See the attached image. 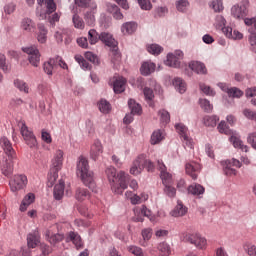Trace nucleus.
<instances>
[{"label": "nucleus", "mask_w": 256, "mask_h": 256, "mask_svg": "<svg viewBox=\"0 0 256 256\" xmlns=\"http://www.w3.org/2000/svg\"><path fill=\"white\" fill-rule=\"evenodd\" d=\"M89 8L91 11H87L84 14V21L87 23V25H95V13H97V4L91 3Z\"/></svg>", "instance_id": "nucleus-25"}, {"label": "nucleus", "mask_w": 256, "mask_h": 256, "mask_svg": "<svg viewBox=\"0 0 256 256\" xmlns=\"http://www.w3.org/2000/svg\"><path fill=\"white\" fill-rule=\"evenodd\" d=\"M163 139H165V132L158 129L152 133L150 143L151 145H159Z\"/></svg>", "instance_id": "nucleus-33"}, {"label": "nucleus", "mask_w": 256, "mask_h": 256, "mask_svg": "<svg viewBox=\"0 0 256 256\" xmlns=\"http://www.w3.org/2000/svg\"><path fill=\"white\" fill-rule=\"evenodd\" d=\"M134 221L143 223V217H148L150 221H153L151 216V210L147 209L145 206L134 208Z\"/></svg>", "instance_id": "nucleus-18"}, {"label": "nucleus", "mask_w": 256, "mask_h": 256, "mask_svg": "<svg viewBox=\"0 0 256 256\" xmlns=\"http://www.w3.org/2000/svg\"><path fill=\"white\" fill-rule=\"evenodd\" d=\"M107 11L114 17L117 21H121L123 19V13H121V9L115 4H107Z\"/></svg>", "instance_id": "nucleus-32"}, {"label": "nucleus", "mask_w": 256, "mask_h": 256, "mask_svg": "<svg viewBox=\"0 0 256 256\" xmlns=\"http://www.w3.org/2000/svg\"><path fill=\"white\" fill-rule=\"evenodd\" d=\"M73 13L72 22L74 23V27L76 29H85V21H83V18L77 15V12L74 11Z\"/></svg>", "instance_id": "nucleus-44"}, {"label": "nucleus", "mask_w": 256, "mask_h": 256, "mask_svg": "<svg viewBox=\"0 0 256 256\" xmlns=\"http://www.w3.org/2000/svg\"><path fill=\"white\" fill-rule=\"evenodd\" d=\"M44 3L46 5V11H39V8H37L36 15L39 17L40 20L47 19L48 15H51V13H55L57 11V5L55 4V1L53 0H44Z\"/></svg>", "instance_id": "nucleus-17"}, {"label": "nucleus", "mask_w": 256, "mask_h": 256, "mask_svg": "<svg viewBox=\"0 0 256 256\" xmlns=\"http://www.w3.org/2000/svg\"><path fill=\"white\" fill-rule=\"evenodd\" d=\"M0 145L2 149H4V152L8 157H15V150L13 149V144H11V141L7 137H1L0 138Z\"/></svg>", "instance_id": "nucleus-24"}, {"label": "nucleus", "mask_w": 256, "mask_h": 256, "mask_svg": "<svg viewBox=\"0 0 256 256\" xmlns=\"http://www.w3.org/2000/svg\"><path fill=\"white\" fill-rule=\"evenodd\" d=\"M159 256H169L171 255V246L169 244L162 242L158 245Z\"/></svg>", "instance_id": "nucleus-48"}, {"label": "nucleus", "mask_w": 256, "mask_h": 256, "mask_svg": "<svg viewBox=\"0 0 256 256\" xmlns=\"http://www.w3.org/2000/svg\"><path fill=\"white\" fill-rule=\"evenodd\" d=\"M39 243H41V236H39L38 231H34V232L28 234L27 245H28L29 249H35V247H37V245H39Z\"/></svg>", "instance_id": "nucleus-27"}, {"label": "nucleus", "mask_w": 256, "mask_h": 256, "mask_svg": "<svg viewBox=\"0 0 256 256\" xmlns=\"http://www.w3.org/2000/svg\"><path fill=\"white\" fill-rule=\"evenodd\" d=\"M244 23L249 27L248 32L250 36L248 41L250 43V49L253 53H256V18H245Z\"/></svg>", "instance_id": "nucleus-6"}, {"label": "nucleus", "mask_w": 256, "mask_h": 256, "mask_svg": "<svg viewBox=\"0 0 256 256\" xmlns=\"http://www.w3.org/2000/svg\"><path fill=\"white\" fill-rule=\"evenodd\" d=\"M143 155L139 156L133 163L132 167L130 168L131 175H139L141 171H143Z\"/></svg>", "instance_id": "nucleus-29"}, {"label": "nucleus", "mask_w": 256, "mask_h": 256, "mask_svg": "<svg viewBox=\"0 0 256 256\" xmlns=\"http://www.w3.org/2000/svg\"><path fill=\"white\" fill-rule=\"evenodd\" d=\"M200 89L202 93H205V95H209L210 97H215V90L212 89L211 87L205 84H200Z\"/></svg>", "instance_id": "nucleus-62"}, {"label": "nucleus", "mask_w": 256, "mask_h": 256, "mask_svg": "<svg viewBox=\"0 0 256 256\" xmlns=\"http://www.w3.org/2000/svg\"><path fill=\"white\" fill-rule=\"evenodd\" d=\"M143 241L140 242L142 247H147V241L153 237V230L151 228H146L142 230Z\"/></svg>", "instance_id": "nucleus-43"}, {"label": "nucleus", "mask_w": 256, "mask_h": 256, "mask_svg": "<svg viewBox=\"0 0 256 256\" xmlns=\"http://www.w3.org/2000/svg\"><path fill=\"white\" fill-rule=\"evenodd\" d=\"M98 109L101 113L107 114L111 112V104L107 100L102 99L98 102Z\"/></svg>", "instance_id": "nucleus-49"}, {"label": "nucleus", "mask_w": 256, "mask_h": 256, "mask_svg": "<svg viewBox=\"0 0 256 256\" xmlns=\"http://www.w3.org/2000/svg\"><path fill=\"white\" fill-rule=\"evenodd\" d=\"M138 4L140 9L143 11H151L153 9V4H151V0H138Z\"/></svg>", "instance_id": "nucleus-59"}, {"label": "nucleus", "mask_w": 256, "mask_h": 256, "mask_svg": "<svg viewBox=\"0 0 256 256\" xmlns=\"http://www.w3.org/2000/svg\"><path fill=\"white\" fill-rule=\"evenodd\" d=\"M24 53L28 55V61L33 67H39V63L41 61V54L39 53V49L35 46H30L26 48H22Z\"/></svg>", "instance_id": "nucleus-9"}, {"label": "nucleus", "mask_w": 256, "mask_h": 256, "mask_svg": "<svg viewBox=\"0 0 256 256\" xmlns=\"http://www.w3.org/2000/svg\"><path fill=\"white\" fill-rule=\"evenodd\" d=\"M218 87L222 91L227 93L229 97H236L237 99H239V97H243V91L239 90V88H236V87L229 88L225 83H218Z\"/></svg>", "instance_id": "nucleus-21"}, {"label": "nucleus", "mask_w": 256, "mask_h": 256, "mask_svg": "<svg viewBox=\"0 0 256 256\" xmlns=\"http://www.w3.org/2000/svg\"><path fill=\"white\" fill-rule=\"evenodd\" d=\"M54 199L56 201H61L63 199V195H65V180L60 179L59 183L54 186L53 190Z\"/></svg>", "instance_id": "nucleus-26"}, {"label": "nucleus", "mask_w": 256, "mask_h": 256, "mask_svg": "<svg viewBox=\"0 0 256 256\" xmlns=\"http://www.w3.org/2000/svg\"><path fill=\"white\" fill-rule=\"evenodd\" d=\"M222 165L225 175L231 177L232 175H237V170H235L233 167H237L238 169H240L241 161L233 158L231 160H226L222 162Z\"/></svg>", "instance_id": "nucleus-11"}, {"label": "nucleus", "mask_w": 256, "mask_h": 256, "mask_svg": "<svg viewBox=\"0 0 256 256\" xmlns=\"http://www.w3.org/2000/svg\"><path fill=\"white\" fill-rule=\"evenodd\" d=\"M157 165L163 185H173V176L167 172V166H165L162 160H158Z\"/></svg>", "instance_id": "nucleus-14"}, {"label": "nucleus", "mask_w": 256, "mask_h": 256, "mask_svg": "<svg viewBox=\"0 0 256 256\" xmlns=\"http://www.w3.org/2000/svg\"><path fill=\"white\" fill-rule=\"evenodd\" d=\"M187 214V207L183 205V203L178 202L174 210L171 211L172 217H183V215Z\"/></svg>", "instance_id": "nucleus-37"}, {"label": "nucleus", "mask_w": 256, "mask_h": 256, "mask_svg": "<svg viewBox=\"0 0 256 256\" xmlns=\"http://www.w3.org/2000/svg\"><path fill=\"white\" fill-rule=\"evenodd\" d=\"M99 37H100V35H99V33H97V30H95V29L89 30L88 41H89L90 45H95V43H97L99 41V39H101Z\"/></svg>", "instance_id": "nucleus-51"}, {"label": "nucleus", "mask_w": 256, "mask_h": 256, "mask_svg": "<svg viewBox=\"0 0 256 256\" xmlns=\"http://www.w3.org/2000/svg\"><path fill=\"white\" fill-rule=\"evenodd\" d=\"M177 133H179L181 139L183 140L184 147H188V149H193V140L189 138V130L187 129V126H184L183 124H176L175 125Z\"/></svg>", "instance_id": "nucleus-10"}, {"label": "nucleus", "mask_w": 256, "mask_h": 256, "mask_svg": "<svg viewBox=\"0 0 256 256\" xmlns=\"http://www.w3.org/2000/svg\"><path fill=\"white\" fill-rule=\"evenodd\" d=\"M55 67H61V69H68L67 63L63 61V58H61L60 56H56L55 58H52L44 63V73L46 75H53V69H55Z\"/></svg>", "instance_id": "nucleus-5"}, {"label": "nucleus", "mask_w": 256, "mask_h": 256, "mask_svg": "<svg viewBox=\"0 0 256 256\" xmlns=\"http://www.w3.org/2000/svg\"><path fill=\"white\" fill-rule=\"evenodd\" d=\"M159 115H160V121L164 125H167V123L171 121V115L166 110H160Z\"/></svg>", "instance_id": "nucleus-60"}, {"label": "nucleus", "mask_w": 256, "mask_h": 256, "mask_svg": "<svg viewBox=\"0 0 256 256\" xmlns=\"http://www.w3.org/2000/svg\"><path fill=\"white\" fill-rule=\"evenodd\" d=\"M189 67L192 71H194L198 75H205L207 73V68L205 67V64L201 62L192 61L190 62Z\"/></svg>", "instance_id": "nucleus-30"}, {"label": "nucleus", "mask_w": 256, "mask_h": 256, "mask_svg": "<svg viewBox=\"0 0 256 256\" xmlns=\"http://www.w3.org/2000/svg\"><path fill=\"white\" fill-rule=\"evenodd\" d=\"M173 86L175 87L176 91H179L181 94L187 91V83H185V81L179 77L174 78Z\"/></svg>", "instance_id": "nucleus-40"}, {"label": "nucleus", "mask_w": 256, "mask_h": 256, "mask_svg": "<svg viewBox=\"0 0 256 256\" xmlns=\"http://www.w3.org/2000/svg\"><path fill=\"white\" fill-rule=\"evenodd\" d=\"M247 143L252 145L253 149H256V131L248 134Z\"/></svg>", "instance_id": "nucleus-63"}, {"label": "nucleus", "mask_w": 256, "mask_h": 256, "mask_svg": "<svg viewBox=\"0 0 256 256\" xmlns=\"http://www.w3.org/2000/svg\"><path fill=\"white\" fill-rule=\"evenodd\" d=\"M77 175L81 177V180L86 187H89V189L97 193V190H95L96 185L93 172L89 170V161L83 156L78 158Z\"/></svg>", "instance_id": "nucleus-2"}, {"label": "nucleus", "mask_w": 256, "mask_h": 256, "mask_svg": "<svg viewBox=\"0 0 256 256\" xmlns=\"http://www.w3.org/2000/svg\"><path fill=\"white\" fill-rule=\"evenodd\" d=\"M46 239L51 243V245H57V243H61L63 239H65L66 243H72L75 245L76 249H83V240H81V236L75 232H69L64 236L63 234H54L51 230L46 232Z\"/></svg>", "instance_id": "nucleus-3"}, {"label": "nucleus", "mask_w": 256, "mask_h": 256, "mask_svg": "<svg viewBox=\"0 0 256 256\" xmlns=\"http://www.w3.org/2000/svg\"><path fill=\"white\" fill-rule=\"evenodd\" d=\"M127 84V80L124 77H116L113 82V90L114 93H123L125 91V85Z\"/></svg>", "instance_id": "nucleus-28"}, {"label": "nucleus", "mask_w": 256, "mask_h": 256, "mask_svg": "<svg viewBox=\"0 0 256 256\" xmlns=\"http://www.w3.org/2000/svg\"><path fill=\"white\" fill-rule=\"evenodd\" d=\"M13 159H15V156H8V158H3L1 161L0 170L4 177H11L13 175Z\"/></svg>", "instance_id": "nucleus-15"}, {"label": "nucleus", "mask_w": 256, "mask_h": 256, "mask_svg": "<svg viewBox=\"0 0 256 256\" xmlns=\"http://www.w3.org/2000/svg\"><path fill=\"white\" fill-rule=\"evenodd\" d=\"M186 173L189 175L194 181L199 177V173H201V164L197 162H190L186 164Z\"/></svg>", "instance_id": "nucleus-19"}, {"label": "nucleus", "mask_w": 256, "mask_h": 256, "mask_svg": "<svg viewBox=\"0 0 256 256\" xmlns=\"http://www.w3.org/2000/svg\"><path fill=\"white\" fill-rule=\"evenodd\" d=\"M35 201V194L29 193L27 194L24 199L22 200V203L20 205V211H27V207L31 205Z\"/></svg>", "instance_id": "nucleus-39"}, {"label": "nucleus", "mask_w": 256, "mask_h": 256, "mask_svg": "<svg viewBox=\"0 0 256 256\" xmlns=\"http://www.w3.org/2000/svg\"><path fill=\"white\" fill-rule=\"evenodd\" d=\"M59 178V170H52L50 169V173L48 174V182L47 187H53L55 185V182Z\"/></svg>", "instance_id": "nucleus-46"}, {"label": "nucleus", "mask_w": 256, "mask_h": 256, "mask_svg": "<svg viewBox=\"0 0 256 256\" xmlns=\"http://www.w3.org/2000/svg\"><path fill=\"white\" fill-rule=\"evenodd\" d=\"M99 39L100 41H102V43L107 45V47H110L113 63H117L118 61H121V53H119V47L117 46L118 43L114 39L113 35L107 32H102L99 36Z\"/></svg>", "instance_id": "nucleus-4"}, {"label": "nucleus", "mask_w": 256, "mask_h": 256, "mask_svg": "<svg viewBox=\"0 0 256 256\" xmlns=\"http://www.w3.org/2000/svg\"><path fill=\"white\" fill-rule=\"evenodd\" d=\"M183 51L176 50L174 53H169L167 55L166 61H164L167 67H174V69H179L181 67V59H183Z\"/></svg>", "instance_id": "nucleus-8"}, {"label": "nucleus", "mask_w": 256, "mask_h": 256, "mask_svg": "<svg viewBox=\"0 0 256 256\" xmlns=\"http://www.w3.org/2000/svg\"><path fill=\"white\" fill-rule=\"evenodd\" d=\"M187 7H189V1L187 0H179L176 2V9L180 13H185V11H187Z\"/></svg>", "instance_id": "nucleus-57"}, {"label": "nucleus", "mask_w": 256, "mask_h": 256, "mask_svg": "<svg viewBox=\"0 0 256 256\" xmlns=\"http://www.w3.org/2000/svg\"><path fill=\"white\" fill-rule=\"evenodd\" d=\"M63 167V150H57L52 159L51 168L54 171H61Z\"/></svg>", "instance_id": "nucleus-22"}, {"label": "nucleus", "mask_w": 256, "mask_h": 256, "mask_svg": "<svg viewBox=\"0 0 256 256\" xmlns=\"http://www.w3.org/2000/svg\"><path fill=\"white\" fill-rule=\"evenodd\" d=\"M75 197L77 201H87V199H90L91 193L85 188H77Z\"/></svg>", "instance_id": "nucleus-41"}, {"label": "nucleus", "mask_w": 256, "mask_h": 256, "mask_svg": "<svg viewBox=\"0 0 256 256\" xmlns=\"http://www.w3.org/2000/svg\"><path fill=\"white\" fill-rule=\"evenodd\" d=\"M20 131L26 145H28L30 149L37 148V137H35V134H33V131H31L25 123H22Z\"/></svg>", "instance_id": "nucleus-7"}, {"label": "nucleus", "mask_w": 256, "mask_h": 256, "mask_svg": "<svg viewBox=\"0 0 256 256\" xmlns=\"http://www.w3.org/2000/svg\"><path fill=\"white\" fill-rule=\"evenodd\" d=\"M147 51L148 53H151V55H160L163 51V47L158 44H151L147 46Z\"/></svg>", "instance_id": "nucleus-54"}, {"label": "nucleus", "mask_w": 256, "mask_h": 256, "mask_svg": "<svg viewBox=\"0 0 256 256\" xmlns=\"http://www.w3.org/2000/svg\"><path fill=\"white\" fill-rule=\"evenodd\" d=\"M200 107L206 111V113H211V111H213V104L207 99H200Z\"/></svg>", "instance_id": "nucleus-58"}, {"label": "nucleus", "mask_w": 256, "mask_h": 256, "mask_svg": "<svg viewBox=\"0 0 256 256\" xmlns=\"http://www.w3.org/2000/svg\"><path fill=\"white\" fill-rule=\"evenodd\" d=\"M103 153V144L99 139L94 140L91 149H90V156L94 161L99 159V156Z\"/></svg>", "instance_id": "nucleus-20"}, {"label": "nucleus", "mask_w": 256, "mask_h": 256, "mask_svg": "<svg viewBox=\"0 0 256 256\" xmlns=\"http://www.w3.org/2000/svg\"><path fill=\"white\" fill-rule=\"evenodd\" d=\"M230 142L233 144L235 149H241V151H244V153H247V151H249V147L243 144V141H241L239 137L231 136Z\"/></svg>", "instance_id": "nucleus-36"}, {"label": "nucleus", "mask_w": 256, "mask_h": 256, "mask_svg": "<svg viewBox=\"0 0 256 256\" xmlns=\"http://www.w3.org/2000/svg\"><path fill=\"white\" fill-rule=\"evenodd\" d=\"M210 7L215 11V13H221L223 11V1L222 0H212Z\"/></svg>", "instance_id": "nucleus-55"}, {"label": "nucleus", "mask_w": 256, "mask_h": 256, "mask_svg": "<svg viewBox=\"0 0 256 256\" xmlns=\"http://www.w3.org/2000/svg\"><path fill=\"white\" fill-rule=\"evenodd\" d=\"M188 193H191V195H203L205 187L201 186V184H191L188 187Z\"/></svg>", "instance_id": "nucleus-42"}, {"label": "nucleus", "mask_w": 256, "mask_h": 256, "mask_svg": "<svg viewBox=\"0 0 256 256\" xmlns=\"http://www.w3.org/2000/svg\"><path fill=\"white\" fill-rule=\"evenodd\" d=\"M74 59L77 63H79L80 67L84 69V71H91V64H89V62H87L83 56L76 55Z\"/></svg>", "instance_id": "nucleus-47"}, {"label": "nucleus", "mask_w": 256, "mask_h": 256, "mask_svg": "<svg viewBox=\"0 0 256 256\" xmlns=\"http://www.w3.org/2000/svg\"><path fill=\"white\" fill-rule=\"evenodd\" d=\"M247 7H249V1L244 0L240 5H234L231 9L233 17L236 19H243L247 15Z\"/></svg>", "instance_id": "nucleus-16"}, {"label": "nucleus", "mask_w": 256, "mask_h": 256, "mask_svg": "<svg viewBox=\"0 0 256 256\" xmlns=\"http://www.w3.org/2000/svg\"><path fill=\"white\" fill-rule=\"evenodd\" d=\"M10 189L13 193L23 189L27 185V176L25 175H15L9 182Z\"/></svg>", "instance_id": "nucleus-12"}, {"label": "nucleus", "mask_w": 256, "mask_h": 256, "mask_svg": "<svg viewBox=\"0 0 256 256\" xmlns=\"http://www.w3.org/2000/svg\"><path fill=\"white\" fill-rule=\"evenodd\" d=\"M106 175L109 183L112 185V191L117 193V195H123V191L128 187L127 181H129V175L123 171L117 174L115 167L107 168Z\"/></svg>", "instance_id": "nucleus-1"}, {"label": "nucleus", "mask_w": 256, "mask_h": 256, "mask_svg": "<svg viewBox=\"0 0 256 256\" xmlns=\"http://www.w3.org/2000/svg\"><path fill=\"white\" fill-rule=\"evenodd\" d=\"M186 241L195 245L197 249H205L207 247V239L200 234H188L186 235Z\"/></svg>", "instance_id": "nucleus-13"}, {"label": "nucleus", "mask_w": 256, "mask_h": 256, "mask_svg": "<svg viewBox=\"0 0 256 256\" xmlns=\"http://www.w3.org/2000/svg\"><path fill=\"white\" fill-rule=\"evenodd\" d=\"M136 29L137 24L135 22H126L121 27L123 35H131V33H135Z\"/></svg>", "instance_id": "nucleus-38"}, {"label": "nucleus", "mask_w": 256, "mask_h": 256, "mask_svg": "<svg viewBox=\"0 0 256 256\" xmlns=\"http://www.w3.org/2000/svg\"><path fill=\"white\" fill-rule=\"evenodd\" d=\"M218 121H219V117H217V116H205L204 117V125L206 127H216Z\"/></svg>", "instance_id": "nucleus-52"}, {"label": "nucleus", "mask_w": 256, "mask_h": 256, "mask_svg": "<svg viewBox=\"0 0 256 256\" xmlns=\"http://www.w3.org/2000/svg\"><path fill=\"white\" fill-rule=\"evenodd\" d=\"M14 87H16V89H19V91H22L23 93H29V85H27L23 80H14Z\"/></svg>", "instance_id": "nucleus-50"}, {"label": "nucleus", "mask_w": 256, "mask_h": 256, "mask_svg": "<svg viewBox=\"0 0 256 256\" xmlns=\"http://www.w3.org/2000/svg\"><path fill=\"white\" fill-rule=\"evenodd\" d=\"M36 28H37V25L30 18H24V19H22V21L20 23V29L24 33H35Z\"/></svg>", "instance_id": "nucleus-23"}, {"label": "nucleus", "mask_w": 256, "mask_h": 256, "mask_svg": "<svg viewBox=\"0 0 256 256\" xmlns=\"http://www.w3.org/2000/svg\"><path fill=\"white\" fill-rule=\"evenodd\" d=\"M5 61V56L3 54H0V69L7 73V71H10L11 68L5 63Z\"/></svg>", "instance_id": "nucleus-64"}, {"label": "nucleus", "mask_w": 256, "mask_h": 256, "mask_svg": "<svg viewBox=\"0 0 256 256\" xmlns=\"http://www.w3.org/2000/svg\"><path fill=\"white\" fill-rule=\"evenodd\" d=\"M69 30L63 28V29H59L58 31L55 32V39L57 41V43H63V38L65 37V35H68Z\"/></svg>", "instance_id": "nucleus-56"}, {"label": "nucleus", "mask_w": 256, "mask_h": 256, "mask_svg": "<svg viewBox=\"0 0 256 256\" xmlns=\"http://www.w3.org/2000/svg\"><path fill=\"white\" fill-rule=\"evenodd\" d=\"M156 65L155 63L153 62H143L141 68H140V72L142 73V75H151V73H154L155 72V69H156Z\"/></svg>", "instance_id": "nucleus-34"}, {"label": "nucleus", "mask_w": 256, "mask_h": 256, "mask_svg": "<svg viewBox=\"0 0 256 256\" xmlns=\"http://www.w3.org/2000/svg\"><path fill=\"white\" fill-rule=\"evenodd\" d=\"M215 25L217 29H223L225 25H227V20H225V17L221 15L216 16Z\"/></svg>", "instance_id": "nucleus-61"}, {"label": "nucleus", "mask_w": 256, "mask_h": 256, "mask_svg": "<svg viewBox=\"0 0 256 256\" xmlns=\"http://www.w3.org/2000/svg\"><path fill=\"white\" fill-rule=\"evenodd\" d=\"M107 11L114 17L117 21H121L123 19V13H121V9L115 4H107Z\"/></svg>", "instance_id": "nucleus-31"}, {"label": "nucleus", "mask_w": 256, "mask_h": 256, "mask_svg": "<svg viewBox=\"0 0 256 256\" xmlns=\"http://www.w3.org/2000/svg\"><path fill=\"white\" fill-rule=\"evenodd\" d=\"M38 33H37V41L38 43H47V33L49 31L47 30V27H45L43 24H38Z\"/></svg>", "instance_id": "nucleus-35"}, {"label": "nucleus", "mask_w": 256, "mask_h": 256, "mask_svg": "<svg viewBox=\"0 0 256 256\" xmlns=\"http://www.w3.org/2000/svg\"><path fill=\"white\" fill-rule=\"evenodd\" d=\"M128 107L131 110L132 115H141V105L137 104L135 100L130 99L128 101Z\"/></svg>", "instance_id": "nucleus-45"}, {"label": "nucleus", "mask_w": 256, "mask_h": 256, "mask_svg": "<svg viewBox=\"0 0 256 256\" xmlns=\"http://www.w3.org/2000/svg\"><path fill=\"white\" fill-rule=\"evenodd\" d=\"M164 195L167 197L173 198L177 195V189L173 187V184H165L164 185Z\"/></svg>", "instance_id": "nucleus-53"}]
</instances>
